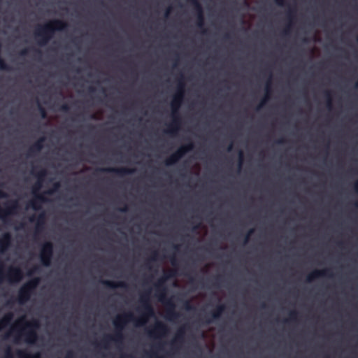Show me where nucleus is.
Wrapping results in <instances>:
<instances>
[{
	"mask_svg": "<svg viewBox=\"0 0 358 358\" xmlns=\"http://www.w3.org/2000/svg\"><path fill=\"white\" fill-rule=\"evenodd\" d=\"M151 289L144 291L140 296V306L138 310L141 313V317L136 319L131 313H126L118 315L113 320L115 327L114 335H106L101 340L99 345L103 348H108L110 341L119 342L122 340V330L125 324L130 321H135L136 326H143L148 320V319L155 315L154 308L150 303Z\"/></svg>",
	"mask_w": 358,
	"mask_h": 358,
	"instance_id": "nucleus-1",
	"label": "nucleus"
},
{
	"mask_svg": "<svg viewBox=\"0 0 358 358\" xmlns=\"http://www.w3.org/2000/svg\"><path fill=\"white\" fill-rule=\"evenodd\" d=\"M185 82L182 75L178 80V86L176 93L174 94L173 100L171 103L172 122L168 125L165 133L174 136L177 134L180 128L182 120L179 113V109L181 106L184 99L185 94Z\"/></svg>",
	"mask_w": 358,
	"mask_h": 358,
	"instance_id": "nucleus-2",
	"label": "nucleus"
},
{
	"mask_svg": "<svg viewBox=\"0 0 358 358\" xmlns=\"http://www.w3.org/2000/svg\"><path fill=\"white\" fill-rule=\"evenodd\" d=\"M176 275V273L174 271H169L168 273H166L164 274V275L160 278L157 283L155 285L157 296L159 298V300L162 302L165 306H166V318L172 320H175L179 317L180 314L179 313L176 312V305L175 303L171 300L168 299L166 297V288L164 286V284L166 281Z\"/></svg>",
	"mask_w": 358,
	"mask_h": 358,
	"instance_id": "nucleus-3",
	"label": "nucleus"
},
{
	"mask_svg": "<svg viewBox=\"0 0 358 358\" xmlns=\"http://www.w3.org/2000/svg\"><path fill=\"white\" fill-rule=\"evenodd\" d=\"M67 27L66 22L61 20H53L44 24L38 25L34 31V36L38 38V43L43 45L53 37L55 31L65 30Z\"/></svg>",
	"mask_w": 358,
	"mask_h": 358,
	"instance_id": "nucleus-4",
	"label": "nucleus"
},
{
	"mask_svg": "<svg viewBox=\"0 0 358 358\" xmlns=\"http://www.w3.org/2000/svg\"><path fill=\"white\" fill-rule=\"evenodd\" d=\"M48 172L45 169H41L36 173L38 181L34 184L32 188V192L34 195V199L31 200L27 208H31L34 210L41 209V204L46 201V199L42 194H38V191L42 187V182L46 176Z\"/></svg>",
	"mask_w": 358,
	"mask_h": 358,
	"instance_id": "nucleus-5",
	"label": "nucleus"
},
{
	"mask_svg": "<svg viewBox=\"0 0 358 358\" xmlns=\"http://www.w3.org/2000/svg\"><path fill=\"white\" fill-rule=\"evenodd\" d=\"M23 323L24 328L23 329L22 335L24 336V341L29 344H34L38 339L36 329L39 327V322L36 320L31 321H26L25 317H22L19 319L16 325Z\"/></svg>",
	"mask_w": 358,
	"mask_h": 358,
	"instance_id": "nucleus-6",
	"label": "nucleus"
},
{
	"mask_svg": "<svg viewBox=\"0 0 358 358\" xmlns=\"http://www.w3.org/2000/svg\"><path fill=\"white\" fill-rule=\"evenodd\" d=\"M40 282V278L36 277L25 282L19 289L17 301L23 304L27 302Z\"/></svg>",
	"mask_w": 358,
	"mask_h": 358,
	"instance_id": "nucleus-7",
	"label": "nucleus"
},
{
	"mask_svg": "<svg viewBox=\"0 0 358 358\" xmlns=\"http://www.w3.org/2000/svg\"><path fill=\"white\" fill-rule=\"evenodd\" d=\"M6 278L10 282H17L23 278V273L19 267H9L7 273L3 272V264L0 260V283L4 278Z\"/></svg>",
	"mask_w": 358,
	"mask_h": 358,
	"instance_id": "nucleus-8",
	"label": "nucleus"
},
{
	"mask_svg": "<svg viewBox=\"0 0 358 358\" xmlns=\"http://www.w3.org/2000/svg\"><path fill=\"white\" fill-rule=\"evenodd\" d=\"M193 148L194 144L192 141L180 146L165 160V165L171 166L176 164L187 152L191 151Z\"/></svg>",
	"mask_w": 358,
	"mask_h": 358,
	"instance_id": "nucleus-9",
	"label": "nucleus"
},
{
	"mask_svg": "<svg viewBox=\"0 0 358 358\" xmlns=\"http://www.w3.org/2000/svg\"><path fill=\"white\" fill-rule=\"evenodd\" d=\"M3 206V208L0 206V219L4 222H7L8 217L15 214L19 210L20 206L17 200L7 201Z\"/></svg>",
	"mask_w": 358,
	"mask_h": 358,
	"instance_id": "nucleus-10",
	"label": "nucleus"
},
{
	"mask_svg": "<svg viewBox=\"0 0 358 358\" xmlns=\"http://www.w3.org/2000/svg\"><path fill=\"white\" fill-rule=\"evenodd\" d=\"M53 244L47 241L43 244L40 252V259L41 264L45 266H49L53 256Z\"/></svg>",
	"mask_w": 358,
	"mask_h": 358,
	"instance_id": "nucleus-11",
	"label": "nucleus"
},
{
	"mask_svg": "<svg viewBox=\"0 0 358 358\" xmlns=\"http://www.w3.org/2000/svg\"><path fill=\"white\" fill-rule=\"evenodd\" d=\"M100 172H104V173H114L117 174L119 176L123 177L126 175L131 174L135 172L136 169H129L125 167L122 168H113V167H108V168H101L98 169Z\"/></svg>",
	"mask_w": 358,
	"mask_h": 358,
	"instance_id": "nucleus-12",
	"label": "nucleus"
},
{
	"mask_svg": "<svg viewBox=\"0 0 358 358\" xmlns=\"http://www.w3.org/2000/svg\"><path fill=\"white\" fill-rule=\"evenodd\" d=\"M31 222H36L35 234H37L43 231L45 222V214L43 211L36 217L31 216L29 217Z\"/></svg>",
	"mask_w": 358,
	"mask_h": 358,
	"instance_id": "nucleus-13",
	"label": "nucleus"
},
{
	"mask_svg": "<svg viewBox=\"0 0 358 358\" xmlns=\"http://www.w3.org/2000/svg\"><path fill=\"white\" fill-rule=\"evenodd\" d=\"M225 310V306L224 304H219L216 306L215 310L210 312V315L211 318H208L207 316L204 317L203 322L206 324H209L213 322V320L219 319L222 313Z\"/></svg>",
	"mask_w": 358,
	"mask_h": 358,
	"instance_id": "nucleus-14",
	"label": "nucleus"
},
{
	"mask_svg": "<svg viewBox=\"0 0 358 358\" xmlns=\"http://www.w3.org/2000/svg\"><path fill=\"white\" fill-rule=\"evenodd\" d=\"M169 329L165 324L162 322H157L154 328L148 331L150 336L155 337L157 336H163L168 332Z\"/></svg>",
	"mask_w": 358,
	"mask_h": 358,
	"instance_id": "nucleus-15",
	"label": "nucleus"
},
{
	"mask_svg": "<svg viewBox=\"0 0 358 358\" xmlns=\"http://www.w3.org/2000/svg\"><path fill=\"white\" fill-rule=\"evenodd\" d=\"M324 276H331V273L329 268H325L323 270H315L307 275L306 282H310L315 279Z\"/></svg>",
	"mask_w": 358,
	"mask_h": 358,
	"instance_id": "nucleus-16",
	"label": "nucleus"
},
{
	"mask_svg": "<svg viewBox=\"0 0 358 358\" xmlns=\"http://www.w3.org/2000/svg\"><path fill=\"white\" fill-rule=\"evenodd\" d=\"M12 236L9 232L4 233L0 238V252L3 253L11 245Z\"/></svg>",
	"mask_w": 358,
	"mask_h": 358,
	"instance_id": "nucleus-17",
	"label": "nucleus"
},
{
	"mask_svg": "<svg viewBox=\"0 0 358 358\" xmlns=\"http://www.w3.org/2000/svg\"><path fill=\"white\" fill-rule=\"evenodd\" d=\"M45 141L44 137L40 138L36 141L28 150L27 156L32 157L36 153L39 152L43 148V142Z\"/></svg>",
	"mask_w": 358,
	"mask_h": 358,
	"instance_id": "nucleus-18",
	"label": "nucleus"
},
{
	"mask_svg": "<svg viewBox=\"0 0 358 358\" xmlns=\"http://www.w3.org/2000/svg\"><path fill=\"white\" fill-rule=\"evenodd\" d=\"M271 79H272V74H271V72H270L269 73L268 78V80H266V87H265L266 96L261 101V102L259 104V106L257 107V110H259L266 103V101L269 98V94L271 92V85H272Z\"/></svg>",
	"mask_w": 358,
	"mask_h": 358,
	"instance_id": "nucleus-19",
	"label": "nucleus"
},
{
	"mask_svg": "<svg viewBox=\"0 0 358 358\" xmlns=\"http://www.w3.org/2000/svg\"><path fill=\"white\" fill-rule=\"evenodd\" d=\"M101 283L111 289L127 287V284L122 281L113 282L110 280H101Z\"/></svg>",
	"mask_w": 358,
	"mask_h": 358,
	"instance_id": "nucleus-20",
	"label": "nucleus"
},
{
	"mask_svg": "<svg viewBox=\"0 0 358 358\" xmlns=\"http://www.w3.org/2000/svg\"><path fill=\"white\" fill-rule=\"evenodd\" d=\"M286 15H287V18L289 21V22H292V20L294 19L295 15H296V8L295 7L289 6V8H288V10L287 11ZM290 26H291V23H289L286 27V28L285 29V30L283 31V33L285 34H287L288 33Z\"/></svg>",
	"mask_w": 358,
	"mask_h": 358,
	"instance_id": "nucleus-21",
	"label": "nucleus"
},
{
	"mask_svg": "<svg viewBox=\"0 0 358 358\" xmlns=\"http://www.w3.org/2000/svg\"><path fill=\"white\" fill-rule=\"evenodd\" d=\"M13 319V314L12 313H8L5 314L1 319H0V331L4 329L8 325H9Z\"/></svg>",
	"mask_w": 358,
	"mask_h": 358,
	"instance_id": "nucleus-22",
	"label": "nucleus"
},
{
	"mask_svg": "<svg viewBox=\"0 0 358 358\" xmlns=\"http://www.w3.org/2000/svg\"><path fill=\"white\" fill-rule=\"evenodd\" d=\"M13 319V314L12 313H8L5 314L1 319H0V331L4 329L8 325H9Z\"/></svg>",
	"mask_w": 358,
	"mask_h": 358,
	"instance_id": "nucleus-23",
	"label": "nucleus"
},
{
	"mask_svg": "<svg viewBox=\"0 0 358 358\" xmlns=\"http://www.w3.org/2000/svg\"><path fill=\"white\" fill-rule=\"evenodd\" d=\"M185 334V327L184 326V327H180L178 330V331L176 334L175 338L172 341L171 344L173 345H174L177 343H182L184 341Z\"/></svg>",
	"mask_w": 358,
	"mask_h": 358,
	"instance_id": "nucleus-24",
	"label": "nucleus"
},
{
	"mask_svg": "<svg viewBox=\"0 0 358 358\" xmlns=\"http://www.w3.org/2000/svg\"><path fill=\"white\" fill-rule=\"evenodd\" d=\"M196 14V25L201 28L204 26V15H203V10L202 6L201 8H196L194 10Z\"/></svg>",
	"mask_w": 358,
	"mask_h": 358,
	"instance_id": "nucleus-25",
	"label": "nucleus"
},
{
	"mask_svg": "<svg viewBox=\"0 0 358 358\" xmlns=\"http://www.w3.org/2000/svg\"><path fill=\"white\" fill-rule=\"evenodd\" d=\"M17 355L19 358H41V354L39 352L30 354L22 350H17Z\"/></svg>",
	"mask_w": 358,
	"mask_h": 358,
	"instance_id": "nucleus-26",
	"label": "nucleus"
},
{
	"mask_svg": "<svg viewBox=\"0 0 358 358\" xmlns=\"http://www.w3.org/2000/svg\"><path fill=\"white\" fill-rule=\"evenodd\" d=\"M324 96L327 99V106L329 109H331L332 108V97H331V93L330 91L327 90L324 92Z\"/></svg>",
	"mask_w": 358,
	"mask_h": 358,
	"instance_id": "nucleus-27",
	"label": "nucleus"
},
{
	"mask_svg": "<svg viewBox=\"0 0 358 358\" xmlns=\"http://www.w3.org/2000/svg\"><path fill=\"white\" fill-rule=\"evenodd\" d=\"M289 319L285 320V322L296 321L297 319L298 313L296 310H292L289 313Z\"/></svg>",
	"mask_w": 358,
	"mask_h": 358,
	"instance_id": "nucleus-28",
	"label": "nucleus"
},
{
	"mask_svg": "<svg viewBox=\"0 0 358 358\" xmlns=\"http://www.w3.org/2000/svg\"><path fill=\"white\" fill-rule=\"evenodd\" d=\"M38 108L40 112L41 116L43 119L47 118V112L46 110L38 103Z\"/></svg>",
	"mask_w": 358,
	"mask_h": 358,
	"instance_id": "nucleus-29",
	"label": "nucleus"
},
{
	"mask_svg": "<svg viewBox=\"0 0 358 358\" xmlns=\"http://www.w3.org/2000/svg\"><path fill=\"white\" fill-rule=\"evenodd\" d=\"M60 187V183L59 182H55L52 189L47 192V194H52L55 192H57Z\"/></svg>",
	"mask_w": 358,
	"mask_h": 358,
	"instance_id": "nucleus-30",
	"label": "nucleus"
},
{
	"mask_svg": "<svg viewBox=\"0 0 358 358\" xmlns=\"http://www.w3.org/2000/svg\"><path fill=\"white\" fill-rule=\"evenodd\" d=\"M157 257H158V252H157L156 250L153 251V252H152V255H151L150 258L147 261V262H146L145 265L148 267V266H149V263H150V262H152V261H155V260H157ZM149 268H150V267L149 266Z\"/></svg>",
	"mask_w": 358,
	"mask_h": 358,
	"instance_id": "nucleus-31",
	"label": "nucleus"
},
{
	"mask_svg": "<svg viewBox=\"0 0 358 358\" xmlns=\"http://www.w3.org/2000/svg\"><path fill=\"white\" fill-rule=\"evenodd\" d=\"M188 2L193 6L194 10L201 8V5L198 0H187Z\"/></svg>",
	"mask_w": 358,
	"mask_h": 358,
	"instance_id": "nucleus-32",
	"label": "nucleus"
},
{
	"mask_svg": "<svg viewBox=\"0 0 358 358\" xmlns=\"http://www.w3.org/2000/svg\"><path fill=\"white\" fill-rule=\"evenodd\" d=\"M3 358H13V355L11 348L8 346L5 351V356Z\"/></svg>",
	"mask_w": 358,
	"mask_h": 358,
	"instance_id": "nucleus-33",
	"label": "nucleus"
},
{
	"mask_svg": "<svg viewBox=\"0 0 358 358\" xmlns=\"http://www.w3.org/2000/svg\"><path fill=\"white\" fill-rule=\"evenodd\" d=\"M184 308L187 310H190L194 308V307L190 303L189 301H186L185 302Z\"/></svg>",
	"mask_w": 358,
	"mask_h": 358,
	"instance_id": "nucleus-34",
	"label": "nucleus"
},
{
	"mask_svg": "<svg viewBox=\"0 0 358 358\" xmlns=\"http://www.w3.org/2000/svg\"><path fill=\"white\" fill-rule=\"evenodd\" d=\"M253 232H254L253 229H251L249 230V231L248 232V234H246V236L245 237L244 243H247L248 242L250 236L252 235V234H253Z\"/></svg>",
	"mask_w": 358,
	"mask_h": 358,
	"instance_id": "nucleus-35",
	"label": "nucleus"
},
{
	"mask_svg": "<svg viewBox=\"0 0 358 358\" xmlns=\"http://www.w3.org/2000/svg\"><path fill=\"white\" fill-rule=\"evenodd\" d=\"M170 261L173 266L176 267L178 266V261L174 255L170 257Z\"/></svg>",
	"mask_w": 358,
	"mask_h": 358,
	"instance_id": "nucleus-36",
	"label": "nucleus"
},
{
	"mask_svg": "<svg viewBox=\"0 0 358 358\" xmlns=\"http://www.w3.org/2000/svg\"><path fill=\"white\" fill-rule=\"evenodd\" d=\"M59 110L64 112H67L69 110V106L68 104L64 103L61 106Z\"/></svg>",
	"mask_w": 358,
	"mask_h": 358,
	"instance_id": "nucleus-37",
	"label": "nucleus"
},
{
	"mask_svg": "<svg viewBox=\"0 0 358 358\" xmlns=\"http://www.w3.org/2000/svg\"><path fill=\"white\" fill-rule=\"evenodd\" d=\"M238 157H239V166H241L243 162V152L241 150L239 151Z\"/></svg>",
	"mask_w": 358,
	"mask_h": 358,
	"instance_id": "nucleus-38",
	"label": "nucleus"
},
{
	"mask_svg": "<svg viewBox=\"0 0 358 358\" xmlns=\"http://www.w3.org/2000/svg\"><path fill=\"white\" fill-rule=\"evenodd\" d=\"M275 1L278 5L281 6L286 5L285 0H275Z\"/></svg>",
	"mask_w": 358,
	"mask_h": 358,
	"instance_id": "nucleus-39",
	"label": "nucleus"
},
{
	"mask_svg": "<svg viewBox=\"0 0 358 358\" xmlns=\"http://www.w3.org/2000/svg\"><path fill=\"white\" fill-rule=\"evenodd\" d=\"M358 173V172H357ZM354 188L355 192L358 194V180L355 182ZM355 206L358 207V201L355 203Z\"/></svg>",
	"mask_w": 358,
	"mask_h": 358,
	"instance_id": "nucleus-40",
	"label": "nucleus"
},
{
	"mask_svg": "<svg viewBox=\"0 0 358 358\" xmlns=\"http://www.w3.org/2000/svg\"><path fill=\"white\" fill-rule=\"evenodd\" d=\"M6 197H8V194L0 189V199H5Z\"/></svg>",
	"mask_w": 358,
	"mask_h": 358,
	"instance_id": "nucleus-41",
	"label": "nucleus"
},
{
	"mask_svg": "<svg viewBox=\"0 0 358 358\" xmlns=\"http://www.w3.org/2000/svg\"><path fill=\"white\" fill-rule=\"evenodd\" d=\"M118 210H119V211H120V212L126 213V212H127V211H128V206H127V205H125L124 207L120 208H119Z\"/></svg>",
	"mask_w": 358,
	"mask_h": 358,
	"instance_id": "nucleus-42",
	"label": "nucleus"
},
{
	"mask_svg": "<svg viewBox=\"0 0 358 358\" xmlns=\"http://www.w3.org/2000/svg\"><path fill=\"white\" fill-rule=\"evenodd\" d=\"M276 143H277L278 144H282V143H285V138H279V139H278V140L276 141Z\"/></svg>",
	"mask_w": 358,
	"mask_h": 358,
	"instance_id": "nucleus-43",
	"label": "nucleus"
},
{
	"mask_svg": "<svg viewBox=\"0 0 358 358\" xmlns=\"http://www.w3.org/2000/svg\"><path fill=\"white\" fill-rule=\"evenodd\" d=\"M38 270V267H34L31 270H30L28 273V275H31L32 273L36 272V271Z\"/></svg>",
	"mask_w": 358,
	"mask_h": 358,
	"instance_id": "nucleus-44",
	"label": "nucleus"
},
{
	"mask_svg": "<svg viewBox=\"0 0 358 358\" xmlns=\"http://www.w3.org/2000/svg\"><path fill=\"white\" fill-rule=\"evenodd\" d=\"M27 53H28L27 49H24L20 52L21 55H27Z\"/></svg>",
	"mask_w": 358,
	"mask_h": 358,
	"instance_id": "nucleus-45",
	"label": "nucleus"
},
{
	"mask_svg": "<svg viewBox=\"0 0 358 358\" xmlns=\"http://www.w3.org/2000/svg\"><path fill=\"white\" fill-rule=\"evenodd\" d=\"M65 358H73V354L72 352H69Z\"/></svg>",
	"mask_w": 358,
	"mask_h": 358,
	"instance_id": "nucleus-46",
	"label": "nucleus"
},
{
	"mask_svg": "<svg viewBox=\"0 0 358 358\" xmlns=\"http://www.w3.org/2000/svg\"><path fill=\"white\" fill-rule=\"evenodd\" d=\"M15 330V328H13L12 330L9 332H8L6 335H5V338H7L8 336H10V335L11 334V333Z\"/></svg>",
	"mask_w": 358,
	"mask_h": 358,
	"instance_id": "nucleus-47",
	"label": "nucleus"
},
{
	"mask_svg": "<svg viewBox=\"0 0 358 358\" xmlns=\"http://www.w3.org/2000/svg\"><path fill=\"white\" fill-rule=\"evenodd\" d=\"M232 147H233L232 143H230L227 148L228 151H231L232 149Z\"/></svg>",
	"mask_w": 358,
	"mask_h": 358,
	"instance_id": "nucleus-48",
	"label": "nucleus"
},
{
	"mask_svg": "<svg viewBox=\"0 0 358 358\" xmlns=\"http://www.w3.org/2000/svg\"><path fill=\"white\" fill-rule=\"evenodd\" d=\"M89 90H90V92H94L95 91V89L94 87H90L89 88Z\"/></svg>",
	"mask_w": 358,
	"mask_h": 358,
	"instance_id": "nucleus-49",
	"label": "nucleus"
},
{
	"mask_svg": "<svg viewBox=\"0 0 358 358\" xmlns=\"http://www.w3.org/2000/svg\"><path fill=\"white\" fill-rule=\"evenodd\" d=\"M215 280H216V282H219L221 280V277L217 276V277H216Z\"/></svg>",
	"mask_w": 358,
	"mask_h": 358,
	"instance_id": "nucleus-50",
	"label": "nucleus"
},
{
	"mask_svg": "<svg viewBox=\"0 0 358 358\" xmlns=\"http://www.w3.org/2000/svg\"><path fill=\"white\" fill-rule=\"evenodd\" d=\"M170 11H171V9L170 8H168L166 12V15L167 16L169 13H170Z\"/></svg>",
	"mask_w": 358,
	"mask_h": 358,
	"instance_id": "nucleus-51",
	"label": "nucleus"
},
{
	"mask_svg": "<svg viewBox=\"0 0 358 358\" xmlns=\"http://www.w3.org/2000/svg\"><path fill=\"white\" fill-rule=\"evenodd\" d=\"M224 38H225L226 39H228V38H230V35H229V34H225Z\"/></svg>",
	"mask_w": 358,
	"mask_h": 358,
	"instance_id": "nucleus-52",
	"label": "nucleus"
},
{
	"mask_svg": "<svg viewBox=\"0 0 358 358\" xmlns=\"http://www.w3.org/2000/svg\"><path fill=\"white\" fill-rule=\"evenodd\" d=\"M19 338H20V336H17V337L15 338V341H16V342H17V341H18Z\"/></svg>",
	"mask_w": 358,
	"mask_h": 358,
	"instance_id": "nucleus-53",
	"label": "nucleus"
},
{
	"mask_svg": "<svg viewBox=\"0 0 358 358\" xmlns=\"http://www.w3.org/2000/svg\"><path fill=\"white\" fill-rule=\"evenodd\" d=\"M355 87L358 88V81L355 83Z\"/></svg>",
	"mask_w": 358,
	"mask_h": 358,
	"instance_id": "nucleus-54",
	"label": "nucleus"
},
{
	"mask_svg": "<svg viewBox=\"0 0 358 358\" xmlns=\"http://www.w3.org/2000/svg\"><path fill=\"white\" fill-rule=\"evenodd\" d=\"M24 227L23 224H21L19 228H22Z\"/></svg>",
	"mask_w": 358,
	"mask_h": 358,
	"instance_id": "nucleus-55",
	"label": "nucleus"
},
{
	"mask_svg": "<svg viewBox=\"0 0 358 358\" xmlns=\"http://www.w3.org/2000/svg\"><path fill=\"white\" fill-rule=\"evenodd\" d=\"M262 308H265L266 307V305L265 303H263L262 306Z\"/></svg>",
	"mask_w": 358,
	"mask_h": 358,
	"instance_id": "nucleus-56",
	"label": "nucleus"
},
{
	"mask_svg": "<svg viewBox=\"0 0 358 358\" xmlns=\"http://www.w3.org/2000/svg\"><path fill=\"white\" fill-rule=\"evenodd\" d=\"M198 228H199V226H196V227H194V229H196Z\"/></svg>",
	"mask_w": 358,
	"mask_h": 358,
	"instance_id": "nucleus-57",
	"label": "nucleus"
},
{
	"mask_svg": "<svg viewBox=\"0 0 358 358\" xmlns=\"http://www.w3.org/2000/svg\"><path fill=\"white\" fill-rule=\"evenodd\" d=\"M92 118H93V119L96 118L95 115H93L92 116Z\"/></svg>",
	"mask_w": 358,
	"mask_h": 358,
	"instance_id": "nucleus-58",
	"label": "nucleus"
},
{
	"mask_svg": "<svg viewBox=\"0 0 358 358\" xmlns=\"http://www.w3.org/2000/svg\"><path fill=\"white\" fill-rule=\"evenodd\" d=\"M174 248H175L176 249H178V245H175V246H174Z\"/></svg>",
	"mask_w": 358,
	"mask_h": 358,
	"instance_id": "nucleus-59",
	"label": "nucleus"
},
{
	"mask_svg": "<svg viewBox=\"0 0 358 358\" xmlns=\"http://www.w3.org/2000/svg\"><path fill=\"white\" fill-rule=\"evenodd\" d=\"M37 52H38L39 54H41V51L40 50H36Z\"/></svg>",
	"mask_w": 358,
	"mask_h": 358,
	"instance_id": "nucleus-60",
	"label": "nucleus"
},
{
	"mask_svg": "<svg viewBox=\"0 0 358 358\" xmlns=\"http://www.w3.org/2000/svg\"><path fill=\"white\" fill-rule=\"evenodd\" d=\"M343 244V243H338V245H341Z\"/></svg>",
	"mask_w": 358,
	"mask_h": 358,
	"instance_id": "nucleus-61",
	"label": "nucleus"
},
{
	"mask_svg": "<svg viewBox=\"0 0 358 358\" xmlns=\"http://www.w3.org/2000/svg\"><path fill=\"white\" fill-rule=\"evenodd\" d=\"M157 358H164V357H157Z\"/></svg>",
	"mask_w": 358,
	"mask_h": 358,
	"instance_id": "nucleus-62",
	"label": "nucleus"
},
{
	"mask_svg": "<svg viewBox=\"0 0 358 358\" xmlns=\"http://www.w3.org/2000/svg\"><path fill=\"white\" fill-rule=\"evenodd\" d=\"M357 42H358V37H357Z\"/></svg>",
	"mask_w": 358,
	"mask_h": 358,
	"instance_id": "nucleus-63",
	"label": "nucleus"
}]
</instances>
